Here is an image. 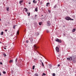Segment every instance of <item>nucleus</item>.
Returning a JSON list of instances; mask_svg holds the SVG:
<instances>
[{
    "instance_id": "1",
    "label": "nucleus",
    "mask_w": 76,
    "mask_h": 76,
    "mask_svg": "<svg viewBox=\"0 0 76 76\" xmlns=\"http://www.w3.org/2000/svg\"><path fill=\"white\" fill-rule=\"evenodd\" d=\"M38 48V47L36 45H34V48L35 50L34 53H35V51H37V53H39V52H38V50H37V48Z\"/></svg>"
},
{
    "instance_id": "2",
    "label": "nucleus",
    "mask_w": 76,
    "mask_h": 76,
    "mask_svg": "<svg viewBox=\"0 0 76 76\" xmlns=\"http://www.w3.org/2000/svg\"><path fill=\"white\" fill-rule=\"evenodd\" d=\"M56 41V42H59V43H61V40L60 39H58V38H57L55 39Z\"/></svg>"
},
{
    "instance_id": "3",
    "label": "nucleus",
    "mask_w": 76,
    "mask_h": 76,
    "mask_svg": "<svg viewBox=\"0 0 76 76\" xmlns=\"http://www.w3.org/2000/svg\"><path fill=\"white\" fill-rule=\"evenodd\" d=\"M65 19H66V20H70L71 19V18L69 17H66L65 18Z\"/></svg>"
},
{
    "instance_id": "4",
    "label": "nucleus",
    "mask_w": 76,
    "mask_h": 76,
    "mask_svg": "<svg viewBox=\"0 0 76 76\" xmlns=\"http://www.w3.org/2000/svg\"><path fill=\"white\" fill-rule=\"evenodd\" d=\"M56 49L57 52H59V48H58L57 47H56Z\"/></svg>"
},
{
    "instance_id": "5",
    "label": "nucleus",
    "mask_w": 76,
    "mask_h": 76,
    "mask_svg": "<svg viewBox=\"0 0 76 76\" xmlns=\"http://www.w3.org/2000/svg\"><path fill=\"white\" fill-rule=\"evenodd\" d=\"M23 0H22V1H19V4H21V3H23Z\"/></svg>"
},
{
    "instance_id": "6",
    "label": "nucleus",
    "mask_w": 76,
    "mask_h": 76,
    "mask_svg": "<svg viewBox=\"0 0 76 76\" xmlns=\"http://www.w3.org/2000/svg\"><path fill=\"white\" fill-rule=\"evenodd\" d=\"M13 61L12 60H11L9 61L10 63H13Z\"/></svg>"
},
{
    "instance_id": "7",
    "label": "nucleus",
    "mask_w": 76,
    "mask_h": 76,
    "mask_svg": "<svg viewBox=\"0 0 76 76\" xmlns=\"http://www.w3.org/2000/svg\"><path fill=\"white\" fill-rule=\"evenodd\" d=\"M33 3H34V4L37 3V1H35V0H34L33 1Z\"/></svg>"
},
{
    "instance_id": "8",
    "label": "nucleus",
    "mask_w": 76,
    "mask_h": 76,
    "mask_svg": "<svg viewBox=\"0 0 76 76\" xmlns=\"http://www.w3.org/2000/svg\"><path fill=\"white\" fill-rule=\"evenodd\" d=\"M33 38H31L30 39V41L31 42H33Z\"/></svg>"
},
{
    "instance_id": "9",
    "label": "nucleus",
    "mask_w": 76,
    "mask_h": 76,
    "mask_svg": "<svg viewBox=\"0 0 76 76\" xmlns=\"http://www.w3.org/2000/svg\"><path fill=\"white\" fill-rule=\"evenodd\" d=\"M38 76V74L37 73H36L33 76Z\"/></svg>"
},
{
    "instance_id": "10",
    "label": "nucleus",
    "mask_w": 76,
    "mask_h": 76,
    "mask_svg": "<svg viewBox=\"0 0 76 76\" xmlns=\"http://www.w3.org/2000/svg\"><path fill=\"white\" fill-rule=\"evenodd\" d=\"M76 31V29L75 28H74L72 30V32H74Z\"/></svg>"
},
{
    "instance_id": "11",
    "label": "nucleus",
    "mask_w": 76,
    "mask_h": 76,
    "mask_svg": "<svg viewBox=\"0 0 76 76\" xmlns=\"http://www.w3.org/2000/svg\"><path fill=\"white\" fill-rule=\"evenodd\" d=\"M6 10H7V11H9V7H7Z\"/></svg>"
},
{
    "instance_id": "12",
    "label": "nucleus",
    "mask_w": 76,
    "mask_h": 76,
    "mask_svg": "<svg viewBox=\"0 0 76 76\" xmlns=\"http://www.w3.org/2000/svg\"><path fill=\"white\" fill-rule=\"evenodd\" d=\"M24 9H26L25 12H28V9H27V8H25Z\"/></svg>"
},
{
    "instance_id": "13",
    "label": "nucleus",
    "mask_w": 76,
    "mask_h": 76,
    "mask_svg": "<svg viewBox=\"0 0 76 76\" xmlns=\"http://www.w3.org/2000/svg\"><path fill=\"white\" fill-rule=\"evenodd\" d=\"M39 24L40 26H41V24H42V22H39Z\"/></svg>"
},
{
    "instance_id": "14",
    "label": "nucleus",
    "mask_w": 76,
    "mask_h": 76,
    "mask_svg": "<svg viewBox=\"0 0 76 76\" xmlns=\"http://www.w3.org/2000/svg\"><path fill=\"white\" fill-rule=\"evenodd\" d=\"M35 11H36V12H37V11H38V8L37 7L35 8Z\"/></svg>"
},
{
    "instance_id": "15",
    "label": "nucleus",
    "mask_w": 76,
    "mask_h": 76,
    "mask_svg": "<svg viewBox=\"0 0 76 76\" xmlns=\"http://www.w3.org/2000/svg\"><path fill=\"white\" fill-rule=\"evenodd\" d=\"M48 26H50V25H51L50 23L49 22H48Z\"/></svg>"
},
{
    "instance_id": "16",
    "label": "nucleus",
    "mask_w": 76,
    "mask_h": 76,
    "mask_svg": "<svg viewBox=\"0 0 76 76\" xmlns=\"http://www.w3.org/2000/svg\"><path fill=\"white\" fill-rule=\"evenodd\" d=\"M17 34H18V35H19V30H18L17 32Z\"/></svg>"
},
{
    "instance_id": "17",
    "label": "nucleus",
    "mask_w": 76,
    "mask_h": 76,
    "mask_svg": "<svg viewBox=\"0 0 76 76\" xmlns=\"http://www.w3.org/2000/svg\"><path fill=\"white\" fill-rule=\"evenodd\" d=\"M42 66H43V67H44V63H43V62H42Z\"/></svg>"
},
{
    "instance_id": "18",
    "label": "nucleus",
    "mask_w": 76,
    "mask_h": 76,
    "mask_svg": "<svg viewBox=\"0 0 76 76\" xmlns=\"http://www.w3.org/2000/svg\"><path fill=\"white\" fill-rule=\"evenodd\" d=\"M33 70H34V69H35V65H34L33 66Z\"/></svg>"
},
{
    "instance_id": "19",
    "label": "nucleus",
    "mask_w": 76,
    "mask_h": 76,
    "mask_svg": "<svg viewBox=\"0 0 76 76\" xmlns=\"http://www.w3.org/2000/svg\"><path fill=\"white\" fill-rule=\"evenodd\" d=\"M1 35H3V32L2 31L1 32Z\"/></svg>"
},
{
    "instance_id": "20",
    "label": "nucleus",
    "mask_w": 76,
    "mask_h": 76,
    "mask_svg": "<svg viewBox=\"0 0 76 76\" xmlns=\"http://www.w3.org/2000/svg\"><path fill=\"white\" fill-rule=\"evenodd\" d=\"M67 60H70V59L69 58H67Z\"/></svg>"
},
{
    "instance_id": "21",
    "label": "nucleus",
    "mask_w": 76,
    "mask_h": 76,
    "mask_svg": "<svg viewBox=\"0 0 76 76\" xmlns=\"http://www.w3.org/2000/svg\"><path fill=\"white\" fill-rule=\"evenodd\" d=\"M3 74H6V72L5 71H3Z\"/></svg>"
},
{
    "instance_id": "22",
    "label": "nucleus",
    "mask_w": 76,
    "mask_h": 76,
    "mask_svg": "<svg viewBox=\"0 0 76 76\" xmlns=\"http://www.w3.org/2000/svg\"><path fill=\"white\" fill-rule=\"evenodd\" d=\"M26 43H28V42H29V41L27 40L26 41Z\"/></svg>"
},
{
    "instance_id": "23",
    "label": "nucleus",
    "mask_w": 76,
    "mask_h": 76,
    "mask_svg": "<svg viewBox=\"0 0 76 76\" xmlns=\"http://www.w3.org/2000/svg\"><path fill=\"white\" fill-rule=\"evenodd\" d=\"M53 76H56V74L55 73H53Z\"/></svg>"
},
{
    "instance_id": "24",
    "label": "nucleus",
    "mask_w": 76,
    "mask_h": 76,
    "mask_svg": "<svg viewBox=\"0 0 76 76\" xmlns=\"http://www.w3.org/2000/svg\"><path fill=\"white\" fill-rule=\"evenodd\" d=\"M44 75V76H45V75H46V74L45 73H43L42 76H43Z\"/></svg>"
},
{
    "instance_id": "25",
    "label": "nucleus",
    "mask_w": 76,
    "mask_h": 76,
    "mask_svg": "<svg viewBox=\"0 0 76 76\" xmlns=\"http://www.w3.org/2000/svg\"><path fill=\"white\" fill-rule=\"evenodd\" d=\"M59 58H60V57H59V56H58L57 57V59H58H58H59Z\"/></svg>"
},
{
    "instance_id": "26",
    "label": "nucleus",
    "mask_w": 76,
    "mask_h": 76,
    "mask_svg": "<svg viewBox=\"0 0 76 76\" xmlns=\"http://www.w3.org/2000/svg\"><path fill=\"white\" fill-rule=\"evenodd\" d=\"M46 4H47V5H49V4H50V3L48 2Z\"/></svg>"
},
{
    "instance_id": "27",
    "label": "nucleus",
    "mask_w": 76,
    "mask_h": 76,
    "mask_svg": "<svg viewBox=\"0 0 76 76\" xmlns=\"http://www.w3.org/2000/svg\"><path fill=\"white\" fill-rule=\"evenodd\" d=\"M48 12H49V13H51V11H50V10H48Z\"/></svg>"
},
{
    "instance_id": "28",
    "label": "nucleus",
    "mask_w": 76,
    "mask_h": 76,
    "mask_svg": "<svg viewBox=\"0 0 76 76\" xmlns=\"http://www.w3.org/2000/svg\"><path fill=\"white\" fill-rule=\"evenodd\" d=\"M15 26H15V25L13 27V28L14 29L15 28Z\"/></svg>"
},
{
    "instance_id": "29",
    "label": "nucleus",
    "mask_w": 76,
    "mask_h": 76,
    "mask_svg": "<svg viewBox=\"0 0 76 76\" xmlns=\"http://www.w3.org/2000/svg\"><path fill=\"white\" fill-rule=\"evenodd\" d=\"M46 32L47 33H48V32H49V31L48 30H47Z\"/></svg>"
},
{
    "instance_id": "30",
    "label": "nucleus",
    "mask_w": 76,
    "mask_h": 76,
    "mask_svg": "<svg viewBox=\"0 0 76 76\" xmlns=\"http://www.w3.org/2000/svg\"><path fill=\"white\" fill-rule=\"evenodd\" d=\"M60 65L59 64L58 65V67H60Z\"/></svg>"
},
{
    "instance_id": "31",
    "label": "nucleus",
    "mask_w": 76,
    "mask_h": 76,
    "mask_svg": "<svg viewBox=\"0 0 76 76\" xmlns=\"http://www.w3.org/2000/svg\"><path fill=\"white\" fill-rule=\"evenodd\" d=\"M4 57H6V54H4Z\"/></svg>"
},
{
    "instance_id": "32",
    "label": "nucleus",
    "mask_w": 76,
    "mask_h": 76,
    "mask_svg": "<svg viewBox=\"0 0 76 76\" xmlns=\"http://www.w3.org/2000/svg\"><path fill=\"white\" fill-rule=\"evenodd\" d=\"M28 16H30V13H28Z\"/></svg>"
},
{
    "instance_id": "33",
    "label": "nucleus",
    "mask_w": 76,
    "mask_h": 76,
    "mask_svg": "<svg viewBox=\"0 0 76 76\" xmlns=\"http://www.w3.org/2000/svg\"><path fill=\"white\" fill-rule=\"evenodd\" d=\"M0 64H1L3 65V63H2V62H1Z\"/></svg>"
},
{
    "instance_id": "34",
    "label": "nucleus",
    "mask_w": 76,
    "mask_h": 76,
    "mask_svg": "<svg viewBox=\"0 0 76 76\" xmlns=\"http://www.w3.org/2000/svg\"><path fill=\"white\" fill-rule=\"evenodd\" d=\"M40 62H41V63H42V60L40 59Z\"/></svg>"
},
{
    "instance_id": "35",
    "label": "nucleus",
    "mask_w": 76,
    "mask_h": 76,
    "mask_svg": "<svg viewBox=\"0 0 76 76\" xmlns=\"http://www.w3.org/2000/svg\"><path fill=\"white\" fill-rule=\"evenodd\" d=\"M5 32H7V29L5 30Z\"/></svg>"
},
{
    "instance_id": "36",
    "label": "nucleus",
    "mask_w": 76,
    "mask_h": 76,
    "mask_svg": "<svg viewBox=\"0 0 76 76\" xmlns=\"http://www.w3.org/2000/svg\"><path fill=\"white\" fill-rule=\"evenodd\" d=\"M36 54H35V56H37V52H36Z\"/></svg>"
},
{
    "instance_id": "37",
    "label": "nucleus",
    "mask_w": 76,
    "mask_h": 76,
    "mask_svg": "<svg viewBox=\"0 0 76 76\" xmlns=\"http://www.w3.org/2000/svg\"><path fill=\"white\" fill-rule=\"evenodd\" d=\"M4 49L5 50H6V48H5V47H4Z\"/></svg>"
},
{
    "instance_id": "38",
    "label": "nucleus",
    "mask_w": 76,
    "mask_h": 76,
    "mask_svg": "<svg viewBox=\"0 0 76 76\" xmlns=\"http://www.w3.org/2000/svg\"><path fill=\"white\" fill-rule=\"evenodd\" d=\"M70 20H74L73 19H72L71 18V19Z\"/></svg>"
},
{
    "instance_id": "39",
    "label": "nucleus",
    "mask_w": 76,
    "mask_h": 76,
    "mask_svg": "<svg viewBox=\"0 0 76 76\" xmlns=\"http://www.w3.org/2000/svg\"><path fill=\"white\" fill-rule=\"evenodd\" d=\"M15 61H16V62L17 61V58H16V59Z\"/></svg>"
},
{
    "instance_id": "40",
    "label": "nucleus",
    "mask_w": 76,
    "mask_h": 76,
    "mask_svg": "<svg viewBox=\"0 0 76 76\" xmlns=\"http://www.w3.org/2000/svg\"><path fill=\"white\" fill-rule=\"evenodd\" d=\"M71 60H72V58H70Z\"/></svg>"
},
{
    "instance_id": "41",
    "label": "nucleus",
    "mask_w": 76,
    "mask_h": 76,
    "mask_svg": "<svg viewBox=\"0 0 76 76\" xmlns=\"http://www.w3.org/2000/svg\"><path fill=\"white\" fill-rule=\"evenodd\" d=\"M0 76H1V73L0 72Z\"/></svg>"
},
{
    "instance_id": "42",
    "label": "nucleus",
    "mask_w": 76,
    "mask_h": 76,
    "mask_svg": "<svg viewBox=\"0 0 76 76\" xmlns=\"http://www.w3.org/2000/svg\"><path fill=\"white\" fill-rule=\"evenodd\" d=\"M70 58H72V57H69Z\"/></svg>"
},
{
    "instance_id": "43",
    "label": "nucleus",
    "mask_w": 76,
    "mask_h": 76,
    "mask_svg": "<svg viewBox=\"0 0 76 76\" xmlns=\"http://www.w3.org/2000/svg\"><path fill=\"white\" fill-rule=\"evenodd\" d=\"M28 4H31V2H29Z\"/></svg>"
},
{
    "instance_id": "44",
    "label": "nucleus",
    "mask_w": 76,
    "mask_h": 76,
    "mask_svg": "<svg viewBox=\"0 0 76 76\" xmlns=\"http://www.w3.org/2000/svg\"><path fill=\"white\" fill-rule=\"evenodd\" d=\"M37 16V15H36L35 16V18H36V16Z\"/></svg>"
},
{
    "instance_id": "45",
    "label": "nucleus",
    "mask_w": 76,
    "mask_h": 76,
    "mask_svg": "<svg viewBox=\"0 0 76 76\" xmlns=\"http://www.w3.org/2000/svg\"><path fill=\"white\" fill-rule=\"evenodd\" d=\"M1 19L0 18V21H1Z\"/></svg>"
},
{
    "instance_id": "46",
    "label": "nucleus",
    "mask_w": 76,
    "mask_h": 76,
    "mask_svg": "<svg viewBox=\"0 0 76 76\" xmlns=\"http://www.w3.org/2000/svg\"><path fill=\"white\" fill-rule=\"evenodd\" d=\"M46 6H47V7L48 6V5H47Z\"/></svg>"
},
{
    "instance_id": "47",
    "label": "nucleus",
    "mask_w": 76,
    "mask_h": 76,
    "mask_svg": "<svg viewBox=\"0 0 76 76\" xmlns=\"http://www.w3.org/2000/svg\"><path fill=\"white\" fill-rule=\"evenodd\" d=\"M5 47H7V46H5Z\"/></svg>"
},
{
    "instance_id": "48",
    "label": "nucleus",
    "mask_w": 76,
    "mask_h": 76,
    "mask_svg": "<svg viewBox=\"0 0 76 76\" xmlns=\"http://www.w3.org/2000/svg\"><path fill=\"white\" fill-rule=\"evenodd\" d=\"M42 16H43V15H42Z\"/></svg>"
},
{
    "instance_id": "49",
    "label": "nucleus",
    "mask_w": 76,
    "mask_h": 76,
    "mask_svg": "<svg viewBox=\"0 0 76 76\" xmlns=\"http://www.w3.org/2000/svg\"><path fill=\"white\" fill-rule=\"evenodd\" d=\"M27 14H28V12H27Z\"/></svg>"
},
{
    "instance_id": "50",
    "label": "nucleus",
    "mask_w": 76,
    "mask_h": 76,
    "mask_svg": "<svg viewBox=\"0 0 76 76\" xmlns=\"http://www.w3.org/2000/svg\"><path fill=\"white\" fill-rule=\"evenodd\" d=\"M39 1V0H38Z\"/></svg>"
}]
</instances>
